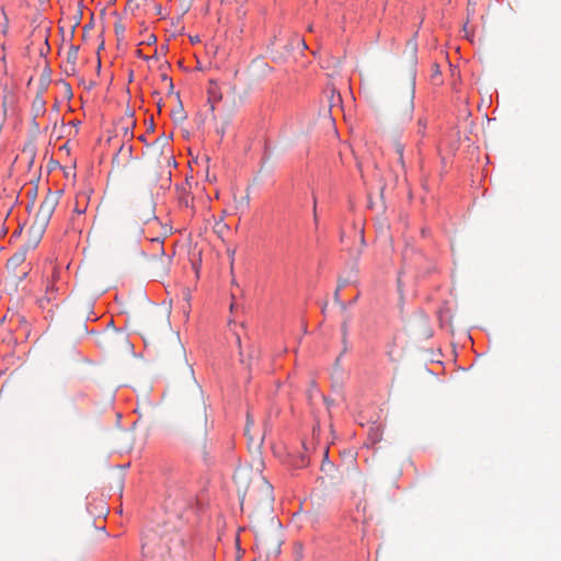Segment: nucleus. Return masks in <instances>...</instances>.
Segmentation results:
<instances>
[{"mask_svg":"<svg viewBox=\"0 0 561 561\" xmlns=\"http://www.w3.org/2000/svg\"><path fill=\"white\" fill-rule=\"evenodd\" d=\"M264 462L262 458H254L251 463L239 466L233 479L240 495L241 508L251 512L254 526H260L261 519L256 511L263 517L272 520L273 488L263 477Z\"/></svg>","mask_w":561,"mask_h":561,"instance_id":"obj_1","label":"nucleus"},{"mask_svg":"<svg viewBox=\"0 0 561 561\" xmlns=\"http://www.w3.org/2000/svg\"><path fill=\"white\" fill-rule=\"evenodd\" d=\"M170 312L162 308H152L140 321L139 328L145 341L154 342L162 334L170 336L172 354L175 359L185 363V350L178 333L172 331Z\"/></svg>","mask_w":561,"mask_h":561,"instance_id":"obj_2","label":"nucleus"},{"mask_svg":"<svg viewBox=\"0 0 561 561\" xmlns=\"http://www.w3.org/2000/svg\"><path fill=\"white\" fill-rule=\"evenodd\" d=\"M191 376L188 385V394L182 398L181 410L183 417L192 422L203 432L206 430L207 414L204 393L199 385L193 377V370L187 368Z\"/></svg>","mask_w":561,"mask_h":561,"instance_id":"obj_3","label":"nucleus"},{"mask_svg":"<svg viewBox=\"0 0 561 561\" xmlns=\"http://www.w3.org/2000/svg\"><path fill=\"white\" fill-rule=\"evenodd\" d=\"M414 99V81H412L407 93L400 103L397 96H393L390 104V121L393 125L399 126L409 123L413 115Z\"/></svg>","mask_w":561,"mask_h":561,"instance_id":"obj_4","label":"nucleus"},{"mask_svg":"<svg viewBox=\"0 0 561 561\" xmlns=\"http://www.w3.org/2000/svg\"><path fill=\"white\" fill-rule=\"evenodd\" d=\"M60 193V191L56 193L49 192L42 202L39 209L34 218V220H36V237L41 233L43 229L47 228L50 218L59 203Z\"/></svg>","mask_w":561,"mask_h":561,"instance_id":"obj_5","label":"nucleus"},{"mask_svg":"<svg viewBox=\"0 0 561 561\" xmlns=\"http://www.w3.org/2000/svg\"><path fill=\"white\" fill-rule=\"evenodd\" d=\"M249 70L254 79L261 80L267 77L273 69L263 58H256L252 61Z\"/></svg>","mask_w":561,"mask_h":561,"instance_id":"obj_6","label":"nucleus"},{"mask_svg":"<svg viewBox=\"0 0 561 561\" xmlns=\"http://www.w3.org/2000/svg\"><path fill=\"white\" fill-rule=\"evenodd\" d=\"M27 249H23L16 253H14L7 262V267L9 271L15 273L16 268L24 263L25 261V252Z\"/></svg>","mask_w":561,"mask_h":561,"instance_id":"obj_7","label":"nucleus"},{"mask_svg":"<svg viewBox=\"0 0 561 561\" xmlns=\"http://www.w3.org/2000/svg\"><path fill=\"white\" fill-rule=\"evenodd\" d=\"M46 229H43L41 233L36 237V220H34L33 225L31 226L28 230V240L25 244V249H35L37 244L39 243L44 232Z\"/></svg>","mask_w":561,"mask_h":561,"instance_id":"obj_8","label":"nucleus"},{"mask_svg":"<svg viewBox=\"0 0 561 561\" xmlns=\"http://www.w3.org/2000/svg\"><path fill=\"white\" fill-rule=\"evenodd\" d=\"M237 343H238V346L240 348V357H241L240 360H241V363L247 365L248 367H250L252 365V363L257 358L259 351L255 350L254 347H250L249 353H248V357L244 358L243 351L241 348V340H240L239 335H237Z\"/></svg>","mask_w":561,"mask_h":561,"instance_id":"obj_9","label":"nucleus"},{"mask_svg":"<svg viewBox=\"0 0 561 561\" xmlns=\"http://www.w3.org/2000/svg\"><path fill=\"white\" fill-rule=\"evenodd\" d=\"M89 195L85 192H80L76 196L75 211L79 215L84 214L88 207Z\"/></svg>","mask_w":561,"mask_h":561,"instance_id":"obj_10","label":"nucleus"},{"mask_svg":"<svg viewBox=\"0 0 561 561\" xmlns=\"http://www.w3.org/2000/svg\"><path fill=\"white\" fill-rule=\"evenodd\" d=\"M256 512H257V514H259V515H257V516H259V518L261 519V524H260V526H257V525H256V526H254L252 515H250V518H251V525H252V527L256 530L255 537H259V536H260V533H261V535H263V530H264L263 528H264V524H265V523H270L271 525H274L275 523H274V517H273V516H272V520H271V519H267V518L263 517V515H262V513H260V511H256ZM249 514H251V512H249Z\"/></svg>","mask_w":561,"mask_h":561,"instance_id":"obj_11","label":"nucleus"},{"mask_svg":"<svg viewBox=\"0 0 561 561\" xmlns=\"http://www.w3.org/2000/svg\"><path fill=\"white\" fill-rule=\"evenodd\" d=\"M256 512H257V514H259V515H257V516H259V518L261 519V524H260V526H257V525H256V526H254L252 515H250V518H251V525H252V527L256 530L255 537H259V536H260V533H261V535H263V530H264L263 528H264V524H265V523H270L271 525H274L275 523H274V517H273V516H272V520H271V519H267V518L263 517V515H262V513H260V511H256ZM249 514H251V512H249Z\"/></svg>","mask_w":561,"mask_h":561,"instance_id":"obj_12","label":"nucleus"},{"mask_svg":"<svg viewBox=\"0 0 561 561\" xmlns=\"http://www.w3.org/2000/svg\"><path fill=\"white\" fill-rule=\"evenodd\" d=\"M405 51L409 54L410 60L414 65L416 62L417 51V44L415 39H410L407 42Z\"/></svg>","mask_w":561,"mask_h":561,"instance_id":"obj_13","label":"nucleus"},{"mask_svg":"<svg viewBox=\"0 0 561 561\" xmlns=\"http://www.w3.org/2000/svg\"><path fill=\"white\" fill-rule=\"evenodd\" d=\"M176 98L178 100H180L179 93L176 94ZM172 117L176 122H183L184 119H186V114L181 101H179V106L172 111Z\"/></svg>","mask_w":561,"mask_h":561,"instance_id":"obj_14","label":"nucleus"},{"mask_svg":"<svg viewBox=\"0 0 561 561\" xmlns=\"http://www.w3.org/2000/svg\"><path fill=\"white\" fill-rule=\"evenodd\" d=\"M392 146L394 148L396 153L398 154L399 163L404 168V160H403L404 145L399 139H393Z\"/></svg>","mask_w":561,"mask_h":561,"instance_id":"obj_15","label":"nucleus"},{"mask_svg":"<svg viewBox=\"0 0 561 561\" xmlns=\"http://www.w3.org/2000/svg\"><path fill=\"white\" fill-rule=\"evenodd\" d=\"M79 48L77 46H70L67 53V64L70 65L71 70L75 69L76 60L78 58Z\"/></svg>","mask_w":561,"mask_h":561,"instance_id":"obj_16","label":"nucleus"},{"mask_svg":"<svg viewBox=\"0 0 561 561\" xmlns=\"http://www.w3.org/2000/svg\"><path fill=\"white\" fill-rule=\"evenodd\" d=\"M295 43L297 44V46H301L302 49L307 48V45L302 38H299V37L294 38L291 41V43L289 44L290 48H294Z\"/></svg>","mask_w":561,"mask_h":561,"instance_id":"obj_17","label":"nucleus"},{"mask_svg":"<svg viewBox=\"0 0 561 561\" xmlns=\"http://www.w3.org/2000/svg\"><path fill=\"white\" fill-rule=\"evenodd\" d=\"M307 465H308V459L305 456H301L299 458V460H297L295 462V466L300 467V468L306 467Z\"/></svg>","mask_w":561,"mask_h":561,"instance_id":"obj_18","label":"nucleus"},{"mask_svg":"<svg viewBox=\"0 0 561 561\" xmlns=\"http://www.w3.org/2000/svg\"><path fill=\"white\" fill-rule=\"evenodd\" d=\"M474 5H476V1L474 0H468V14H474L476 10H474Z\"/></svg>","mask_w":561,"mask_h":561,"instance_id":"obj_19","label":"nucleus"},{"mask_svg":"<svg viewBox=\"0 0 561 561\" xmlns=\"http://www.w3.org/2000/svg\"><path fill=\"white\" fill-rule=\"evenodd\" d=\"M54 293H55L54 287L47 288L45 299H46L47 301H50L51 299H54V298H55V297H53V296H54Z\"/></svg>","mask_w":561,"mask_h":561,"instance_id":"obj_20","label":"nucleus"},{"mask_svg":"<svg viewBox=\"0 0 561 561\" xmlns=\"http://www.w3.org/2000/svg\"><path fill=\"white\" fill-rule=\"evenodd\" d=\"M245 435L249 436L250 442H253V437L250 436V415L248 414L247 425H245Z\"/></svg>","mask_w":561,"mask_h":561,"instance_id":"obj_21","label":"nucleus"},{"mask_svg":"<svg viewBox=\"0 0 561 561\" xmlns=\"http://www.w3.org/2000/svg\"><path fill=\"white\" fill-rule=\"evenodd\" d=\"M342 333H343V342L345 343V341H346V335H347V323H346V322H344V323L342 324Z\"/></svg>","mask_w":561,"mask_h":561,"instance_id":"obj_22","label":"nucleus"},{"mask_svg":"<svg viewBox=\"0 0 561 561\" xmlns=\"http://www.w3.org/2000/svg\"><path fill=\"white\" fill-rule=\"evenodd\" d=\"M440 75L438 65H434L433 67V77Z\"/></svg>","mask_w":561,"mask_h":561,"instance_id":"obj_23","label":"nucleus"},{"mask_svg":"<svg viewBox=\"0 0 561 561\" xmlns=\"http://www.w3.org/2000/svg\"><path fill=\"white\" fill-rule=\"evenodd\" d=\"M173 88H174V85H173L172 80H169V91L172 92Z\"/></svg>","mask_w":561,"mask_h":561,"instance_id":"obj_24","label":"nucleus"},{"mask_svg":"<svg viewBox=\"0 0 561 561\" xmlns=\"http://www.w3.org/2000/svg\"><path fill=\"white\" fill-rule=\"evenodd\" d=\"M162 80L163 81H167L169 83V80H171L167 75H162Z\"/></svg>","mask_w":561,"mask_h":561,"instance_id":"obj_25","label":"nucleus"},{"mask_svg":"<svg viewBox=\"0 0 561 561\" xmlns=\"http://www.w3.org/2000/svg\"><path fill=\"white\" fill-rule=\"evenodd\" d=\"M218 133L222 136V135H224V133H225V128H222V129L218 130Z\"/></svg>","mask_w":561,"mask_h":561,"instance_id":"obj_26","label":"nucleus"},{"mask_svg":"<svg viewBox=\"0 0 561 561\" xmlns=\"http://www.w3.org/2000/svg\"><path fill=\"white\" fill-rule=\"evenodd\" d=\"M234 310V304H231L230 305V311H233Z\"/></svg>","mask_w":561,"mask_h":561,"instance_id":"obj_27","label":"nucleus"},{"mask_svg":"<svg viewBox=\"0 0 561 561\" xmlns=\"http://www.w3.org/2000/svg\"><path fill=\"white\" fill-rule=\"evenodd\" d=\"M26 275V272H23L21 276H19L20 278H23L24 276Z\"/></svg>","mask_w":561,"mask_h":561,"instance_id":"obj_28","label":"nucleus"},{"mask_svg":"<svg viewBox=\"0 0 561 561\" xmlns=\"http://www.w3.org/2000/svg\"><path fill=\"white\" fill-rule=\"evenodd\" d=\"M422 320L424 321L425 324H427V319L426 318H422Z\"/></svg>","mask_w":561,"mask_h":561,"instance_id":"obj_29","label":"nucleus"}]
</instances>
